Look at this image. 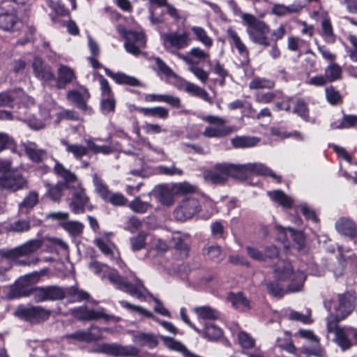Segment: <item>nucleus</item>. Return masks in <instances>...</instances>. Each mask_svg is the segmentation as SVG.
I'll list each match as a JSON object with an SVG mask.
<instances>
[{
  "label": "nucleus",
  "mask_w": 357,
  "mask_h": 357,
  "mask_svg": "<svg viewBox=\"0 0 357 357\" xmlns=\"http://www.w3.org/2000/svg\"><path fill=\"white\" fill-rule=\"evenodd\" d=\"M177 56L183 61L188 66V70L202 84H206L208 79L209 73L204 70L199 64L207 63L211 64V56L208 51L199 47H192L187 54H177Z\"/></svg>",
  "instance_id": "1"
},
{
  "label": "nucleus",
  "mask_w": 357,
  "mask_h": 357,
  "mask_svg": "<svg viewBox=\"0 0 357 357\" xmlns=\"http://www.w3.org/2000/svg\"><path fill=\"white\" fill-rule=\"evenodd\" d=\"M241 19L252 43L265 47L271 46V40L268 37L271 29L264 21L250 13H243Z\"/></svg>",
  "instance_id": "2"
},
{
  "label": "nucleus",
  "mask_w": 357,
  "mask_h": 357,
  "mask_svg": "<svg viewBox=\"0 0 357 357\" xmlns=\"http://www.w3.org/2000/svg\"><path fill=\"white\" fill-rule=\"evenodd\" d=\"M54 174L61 177L63 181H58L56 184L45 183L47 190V195L53 201H59L63 195V191L65 189L71 188V185L77 182V175L66 169L63 164L55 160L54 167Z\"/></svg>",
  "instance_id": "3"
},
{
  "label": "nucleus",
  "mask_w": 357,
  "mask_h": 357,
  "mask_svg": "<svg viewBox=\"0 0 357 357\" xmlns=\"http://www.w3.org/2000/svg\"><path fill=\"white\" fill-rule=\"evenodd\" d=\"M107 278L119 289L137 299L144 300L150 294L142 281L135 276L124 278L116 271H111L107 275Z\"/></svg>",
  "instance_id": "4"
},
{
  "label": "nucleus",
  "mask_w": 357,
  "mask_h": 357,
  "mask_svg": "<svg viewBox=\"0 0 357 357\" xmlns=\"http://www.w3.org/2000/svg\"><path fill=\"white\" fill-rule=\"evenodd\" d=\"M274 278L278 280H286L291 278L287 291L289 293L298 292L302 290L304 282L306 280V275L304 272L297 271H293L291 263L285 260H278L274 266Z\"/></svg>",
  "instance_id": "5"
},
{
  "label": "nucleus",
  "mask_w": 357,
  "mask_h": 357,
  "mask_svg": "<svg viewBox=\"0 0 357 357\" xmlns=\"http://www.w3.org/2000/svg\"><path fill=\"white\" fill-rule=\"evenodd\" d=\"M95 351L112 357H160L149 352L140 354V349L135 346L118 343H102L98 346Z\"/></svg>",
  "instance_id": "6"
},
{
  "label": "nucleus",
  "mask_w": 357,
  "mask_h": 357,
  "mask_svg": "<svg viewBox=\"0 0 357 357\" xmlns=\"http://www.w3.org/2000/svg\"><path fill=\"white\" fill-rule=\"evenodd\" d=\"M229 177L239 179L238 165L220 162L216 163L211 169L204 172V179L215 185H222Z\"/></svg>",
  "instance_id": "7"
},
{
  "label": "nucleus",
  "mask_w": 357,
  "mask_h": 357,
  "mask_svg": "<svg viewBox=\"0 0 357 357\" xmlns=\"http://www.w3.org/2000/svg\"><path fill=\"white\" fill-rule=\"evenodd\" d=\"M338 303L334 305V314L328 317L327 321L337 323L346 319L354 311L356 303V294L348 291L337 295Z\"/></svg>",
  "instance_id": "8"
},
{
  "label": "nucleus",
  "mask_w": 357,
  "mask_h": 357,
  "mask_svg": "<svg viewBox=\"0 0 357 357\" xmlns=\"http://www.w3.org/2000/svg\"><path fill=\"white\" fill-rule=\"evenodd\" d=\"M200 118L203 121L210 124L202 132V135L206 138L219 139L225 137L234 131V127L225 126L227 121L220 116L206 115L202 116Z\"/></svg>",
  "instance_id": "9"
},
{
  "label": "nucleus",
  "mask_w": 357,
  "mask_h": 357,
  "mask_svg": "<svg viewBox=\"0 0 357 357\" xmlns=\"http://www.w3.org/2000/svg\"><path fill=\"white\" fill-rule=\"evenodd\" d=\"M74 184H77V188L68 199L70 210L76 215L82 214L86 211H91L94 207L91 202L90 197L86 194V189L82 186L78 179L77 182Z\"/></svg>",
  "instance_id": "10"
},
{
  "label": "nucleus",
  "mask_w": 357,
  "mask_h": 357,
  "mask_svg": "<svg viewBox=\"0 0 357 357\" xmlns=\"http://www.w3.org/2000/svg\"><path fill=\"white\" fill-rule=\"evenodd\" d=\"M39 278L37 272L26 274L18 278L10 287L7 294L9 299H15L21 297L31 296L34 283Z\"/></svg>",
  "instance_id": "11"
},
{
  "label": "nucleus",
  "mask_w": 357,
  "mask_h": 357,
  "mask_svg": "<svg viewBox=\"0 0 357 357\" xmlns=\"http://www.w3.org/2000/svg\"><path fill=\"white\" fill-rule=\"evenodd\" d=\"M163 46L169 53L177 56L178 50L184 49L190 43L189 33L184 31L181 33L176 31L164 34Z\"/></svg>",
  "instance_id": "12"
},
{
  "label": "nucleus",
  "mask_w": 357,
  "mask_h": 357,
  "mask_svg": "<svg viewBox=\"0 0 357 357\" xmlns=\"http://www.w3.org/2000/svg\"><path fill=\"white\" fill-rule=\"evenodd\" d=\"M201 211L199 200L195 197H188L181 200L174 209V216L178 221L190 219Z\"/></svg>",
  "instance_id": "13"
},
{
  "label": "nucleus",
  "mask_w": 357,
  "mask_h": 357,
  "mask_svg": "<svg viewBox=\"0 0 357 357\" xmlns=\"http://www.w3.org/2000/svg\"><path fill=\"white\" fill-rule=\"evenodd\" d=\"M73 317L79 321H91L99 319H103L106 321L115 320L116 317L105 313L103 307H100L95 310L90 308L86 305L75 307L70 310Z\"/></svg>",
  "instance_id": "14"
},
{
  "label": "nucleus",
  "mask_w": 357,
  "mask_h": 357,
  "mask_svg": "<svg viewBox=\"0 0 357 357\" xmlns=\"http://www.w3.org/2000/svg\"><path fill=\"white\" fill-rule=\"evenodd\" d=\"M87 61L94 69L102 68L105 74L118 84L128 85L130 86H140L142 85L139 79L133 76L126 75L121 72L115 73L109 68L103 67L102 65L96 59V56H89L87 58Z\"/></svg>",
  "instance_id": "15"
},
{
  "label": "nucleus",
  "mask_w": 357,
  "mask_h": 357,
  "mask_svg": "<svg viewBox=\"0 0 357 357\" xmlns=\"http://www.w3.org/2000/svg\"><path fill=\"white\" fill-rule=\"evenodd\" d=\"M239 179L244 180L248 178L249 174L266 176L281 182L282 177L275 174L268 167L262 163H248L238 165Z\"/></svg>",
  "instance_id": "16"
},
{
  "label": "nucleus",
  "mask_w": 357,
  "mask_h": 357,
  "mask_svg": "<svg viewBox=\"0 0 357 357\" xmlns=\"http://www.w3.org/2000/svg\"><path fill=\"white\" fill-rule=\"evenodd\" d=\"M43 243V241L40 239H32L15 248L1 250L0 253L3 257L14 260L36 252L42 247Z\"/></svg>",
  "instance_id": "17"
},
{
  "label": "nucleus",
  "mask_w": 357,
  "mask_h": 357,
  "mask_svg": "<svg viewBox=\"0 0 357 357\" xmlns=\"http://www.w3.org/2000/svg\"><path fill=\"white\" fill-rule=\"evenodd\" d=\"M331 321H327V331L328 333L333 332L335 334L334 342L341 349L345 351L351 349L354 345L352 338V327H338L333 328Z\"/></svg>",
  "instance_id": "18"
},
{
  "label": "nucleus",
  "mask_w": 357,
  "mask_h": 357,
  "mask_svg": "<svg viewBox=\"0 0 357 357\" xmlns=\"http://www.w3.org/2000/svg\"><path fill=\"white\" fill-rule=\"evenodd\" d=\"M18 315L23 319L32 324L45 321L49 319L51 311L41 306L20 307Z\"/></svg>",
  "instance_id": "19"
},
{
  "label": "nucleus",
  "mask_w": 357,
  "mask_h": 357,
  "mask_svg": "<svg viewBox=\"0 0 357 357\" xmlns=\"http://www.w3.org/2000/svg\"><path fill=\"white\" fill-rule=\"evenodd\" d=\"M123 35L126 38L124 46L126 51L133 55H138L141 49L146 46L144 34L142 32L127 31Z\"/></svg>",
  "instance_id": "20"
},
{
  "label": "nucleus",
  "mask_w": 357,
  "mask_h": 357,
  "mask_svg": "<svg viewBox=\"0 0 357 357\" xmlns=\"http://www.w3.org/2000/svg\"><path fill=\"white\" fill-rule=\"evenodd\" d=\"M26 185V180L20 170H15L7 175L0 176V188L16 191Z\"/></svg>",
  "instance_id": "21"
},
{
  "label": "nucleus",
  "mask_w": 357,
  "mask_h": 357,
  "mask_svg": "<svg viewBox=\"0 0 357 357\" xmlns=\"http://www.w3.org/2000/svg\"><path fill=\"white\" fill-rule=\"evenodd\" d=\"M64 338L91 343L102 338V331L99 327L91 326L86 330H78L74 333L66 334Z\"/></svg>",
  "instance_id": "22"
},
{
  "label": "nucleus",
  "mask_w": 357,
  "mask_h": 357,
  "mask_svg": "<svg viewBox=\"0 0 357 357\" xmlns=\"http://www.w3.org/2000/svg\"><path fill=\"white\" fill-rule=\"evenodd\" d=\"M335 229L338 233L354 241L357 247V225L349 218H340L335 223Z\"/></svg>",
  "instance_id": "23"
},
{
  "label": "nucleus",
  "mask_w": 357,
  "mask_h": 357,
  "mask_svg": "<svg viewBox=\"0 0 357 357\" xmlns=\"http://www.w3.org/2000/svg\"><path fill=\"white\" fill-rule=\"evenodd\" d=\"M22 146L28 158L34 163H41L47 159L48 153L45 149H39L36 143L27 141Z\"/></svg>",
  "instance_id": "24"
},
{
  "label": "nucleus",
  "mask_w": 357,
  "mask_h": 357,
  "mask_svg": "<svg viewBox=\"0 0 357 357\" xmlns=\"http://www.w3.org/2000/svg\"><path fill=\"white\" fill-rule=\"evenodd\" d=\"M32 68L35 77L40 80L47 82L55 79L51 66L45 63L39 57L34 58Z\"/></svg>",
  "instance_id": "25"
},
{
  "label": "nucleus",
  "mask_w": 357,
  "mask_h": 357,
  "mask_svg": "<svg viewBox=\"0 0 357 357\" xmlns=\"http://www.w3.org/2000/svg\"><path fill=\"white\" fill-rule=\"evenodd\" d=\"M227 35L228 37L229 43L231 45L234 46L238 51V54L243 57L245 63L250 61V52L245 43L238 36V33L229 27L227 30Z\"/></svg>",
  "instance_id": "26"
},
{
  "label": "nucleus",
  "mask_w": 357,
  "mask_h": 357,
  "mask_svg": "<svg viewBox=\"0 0 357 357\" xmlns=\"http://www.w3.org/2000/svg\"><path fill=\"white\" fill-rule=\"evenodd\" d=\"M56 86L59 89H65L66 85L77 79L74 70L66 65H60L57 70Z\"/></svg>",
  "instance_id": "27"
},
{
  "label": "nucleus",
  "mask_w": 357,
  "mask_h": 357,
  "mask_svg": "<svg viewBox=\"0 0 357 357\" xmlns=\"http://www.w3.org/2000/svg\"><path fill=\"white\" fill-rule=\"evenodd\" d=\"M89 98L90 93L86 89L83 91L70 90L67 93V99L82 110H86V101Z\"/></svg>",
  "instance_id": "28"
},
{
  "label": "nucleus",
  "mask_w": 357,
  "mask_h": 357,
  "mask_svg": "<svg viewBox=\"0 0 357 357\" xmlns=\"http://www.w3.org/2000/svg\"><path fill=\"white\" fill-rule=\"evenodd\" d=\"M20 22L15 11L0 14V29L13 31L19 29Z\"/></svg>",
  "instance_id": "29"
},
{
  "label": "nucleus",
  "mask_w": 357,
  "mask_h": 357,
  "mask_svg": "<svg viewBox=\"0 0 357 357\" xmlns=\"http://www.w3.org/2000/svg\"><path fill=\"white\" fill-rule=\"evenodd\" d=\"M38 203V194L35 191L30 192L19 204V214L28 215Z\"/></svg>",
  "instance_id": "30"
},
{
  "label": "nucleus",
  "mask_w": 357,
  "mask_h": 357,
  "mask_svg": "<svg viewBox=\"0 0 357 357\" xmlns=\"http://www.w3.org/2000/svg\"><path fill=\"white\" fill-rule=\"evenodd\" d=\"M61 144L63 145L66 151L70 153L76 160H80L82 157L86 155L89 152V146H84L79 144H70L66 139H61Z\"/></svg>",
  "instance_id": "31"
},
{
  "label": "nucleus",
  "mask_w": 357,
  "mask_h": 357,
  "mask_svg": "<svg viewBox=\"0 0 357 357\" xmlns=\"http://www.w3.org/2000/svg\"><path fill=\"white\" fill-rule=\"evenodd\" d=\"M227 300L238 311L250 309V301L242 292H230L227 296Z\"/></svg>",
  "instance_id": "32"
},
{
  "label": "nucleus",
  "mask_w": 357,
  "mask_h": 357,
  "mask_svg": "<svg viewBox=\"0 0 357 357\" xmlns=\"http://www.w3.org/2000/svg\"><path fill=\"white\" fill-rule=\"evenodd\" d=\"M132 341L138 343L141 347H147L154 349L158 344L157 337L153 333H139L132 336Z\"/></svg>",
  "instance_id": "33"
},
{
  "label": "nucleus",
  "mask_w": 357,
  "mask_h": 357,
  "mask_svg": "<svg viewBox=\"0 0 357 357\" xmlns=\"http://www.w3.org/2000/svg\"><path fill=\"white\" fill-rule=\"evenodd\" d=\"M92 182L94 187V192L100 197L103 201L108 197L109 193L112 192L105 181L95 173L92 176Z\"/></svg>",
  "instance_id": "34"
},
{
  "label": "nucleus",
  "mask_w": 357,
  "mask_h": 357,
  "mask_svg": "<svg viewBox=\"0 0 357 357\" xmlns=\"http://www.w3.org/2000/svg\"><path fill=\"white\" fill-rule=\"evenodd\" d=\"M259 141L257 137L236 136L231 139V143L236 149H247L256 146Z\"/></svg>",
  "instance_id": "35"
},
{
  "label": "nucleus",
  "mask_w": 357,
  "mask_h": 357,
  "mask_svg": "<svg viewBox=\"0 0 357 357\" xmlns=\"http://www.w3.org/2000/svg\"><path fill=\"white\" fill-rule=\"evenodd\" d=\"M137 111L146 116L158 117L166 119L169 116V110L164 107H138Z\"/></svg>",
  "instance_id": "36"
},
{
  "label": "nucleus",
  "mask_w": 357,
  "mask_h": 357,
  "mask_svg": "<svg viewBox=\"0 0 357 357\" xmlns=\"http://www.w3.org/2000/svg\"><path fill=\"white\" fill-rule=\"evenodd\" d=\"M68 297L72 302H81L89 300L90 295L82 289L75 286L65 287V298Z\"/></svg>",
  "instance_id": "37"
},
{
  "label": "nucleus",
  "mask_w": 357,
  "mask_h": 357,
  "mask_svg": "<svg viewBox=\"0 0 357 357\" xmlns=\"http://www.w3.org/2000/svg\"><path fill=\"white\" fill-rule=\"evenodd\" d=\"M275 85V83L273 79L256 77L250 82L249 89L250 90L272 89Z\"/></svg>",
  "instance_id": "38"
},
{
  "label": "nucleus",
  "mask_w": 357,
  "mask_h": 357,
  "mask_svg": "<svg viewBox=\"0 0 357 357\" xmlns=\"http://www.w3.org/2000/svg\"><path fill=\"white\" fill-rule=\"evenodd\" d=\"M292 112L305 121L310 120V111L307 103L303 98H297L294 102Z\"/></svg>",
  "instance_id": "39"
},
{
  "label": "nucleus",
  "mask_w": 357,
  "mask_h": 357,
  "mask_svg": "<svg viewBox=\"0 0 357 357\" xmlns=\"http://www.w3.org/2000/svg\"><path fill=\"white\" fill-rule=\"evenodd\" d=\"M333 129H357V116L351 114H344L340 123H333L331 125Z\"/></svg>",
  "instance_id": "40"
},
{
  "label": "nucleus",
  "mask_w": 357,
  "mask_h": 357,
  "mask_svg": "<svg viewBox=\"0 0 357 357\" xmlns=\"http://www.w3.org/2000/svg\"><path fill=\"white\" fill-rule=\"evenodd\" d=\"M61 226L74 237L81 235L84 229V225L79 221L66 220L61 222Z\"/></svg>",
  "instance_id": "41"
},
{
  "label": "nucleus",
  "mask_w": 357,
  "mask_h": 357,
  "mask_svg": "<svg viewBox=\"0 0 357 357\" xmlns=\"http://www.w3.org/2000/svg\"><path fill=\"white\" fill-rule=\"evenodd\" d=\"M191 30L196 40L202 43L205 47L209 48L213 45V39L208 36L204 28L194 26L191 28Z\"/></svg>",
  "instance_id": "42"
},
{
  "label": "nucleus",
  "mask_w": 357,
  "mask_h": 357,
  "mask_svg": "<svg viewBox=\"0 0 357 357\" xmlns=\"http://www.w3.org/2000/svg\"><path fill=\"white\" fill-rule=\"evenodd\" d=\"M116 109L114 96H103L100 102V110L104 115L114 114Z\"/></svg>",
  "instance_id": "43"
},
{
  "label": "nucleus",
  "mask_w": 357,
  "mask_h": 357,
  "mask_svg": "<svg viewBox=\"0 0 357 357\" xmlns=\"http://www.w3.org/2000/svg\"><path fill=\"white\" fill-rule=\"evenodd\" d=\"M155 195L159 201L164 205L169 206L173 204V196L172 192L165 187L159 186L157 189L151 192Z\"/></svg>",
  "instance_id": "44"
},
{
  "label": "nucleus",
  "mask_w": 357,
  "mask_h": 357,
  "mask_svg": "<svg viewBox=\"0 0 357 357\" xmlns=\"http://www.w3.org/2000/svg\"><path fill=\"white\" fill-rule=\"evenodd\" d=\"M185 90L188 93L199 97L204 100L211 103V99L207 91L199 86L193 83L188 82L185 85Z\"/></svg>",
  "instance_id": "45"
},
{
  "label": "nucleus",
  "mask_w": 357,
  "mask_h": 357,
  "mask_svg": "<svg viewBox=\"0 0 357 357\" xmlns=\"http://www.w3.org/2000/svg\"><path fill=\"white\" fill-rule=\"evenodd\" d=\"M342 73L341 67L335 63L328 66L324 70V75L328 82H333L340 79L342 76Z\"/></svg>",
  "instance_id": "46"
},
{
  "label": "nucleus",
  "mask_w": 357,
  "mask_h": 357,
  "mask_svg": "<svg viewBox=\"0 0 357 357\" xmlns=\"http://www.w3.org/2000/svg\"><path fill=\"white\" fill-rule=\"evenodd\" d=\"M222 331L221 328L214 324H207L205 325L203 331V336L204 338L212 341L216 340L221 337Z\"/></svg>",
  "instance_id": "47"
},
{
  "label": "nucleus",
  "mask_w": 357,
  "mask_h": 357,
  "mask_svg": "<svg viewBox=\"0 0 357 357\" xmlns=\"http://www.w3.org/2000/svg\"><path fill=\"white\" fill-rule=\"evenodd\" d=\"M47 301H59L65 298V288L57 285L46 287Z\"/></svg>",
  "instance_id": "48"
},
{
  "label": "nucleus",
  "mask_w": 357,
  "mask_h": 357,
  "mask_svg": "<svg viewBox=\"0 0 357 357\" xmlns=\"http://www.w3.org/2000/svg\"><path fill=\"white\" fill-rule=\"evenodd\" d=\"M268 194L273 200L278 202L283 207L287 208L291 207L292 202L291 198L284 194L282 190H274L273 192H270Z\"/></svg>",
  "instance_id": "49"
},
{
  "label": "nucleus",
  "mask_w": 357,
  "mask_h": 357,
  "mask_svg": "<svg viewBox=\"0 0 357 357\" xmlns=\"http://www.w3.org/2000/svg\"><path fill=\"white\" fill-rule=\"evenodd\" d=\"M147 234L140 231L137 235L130 238V243L132 251L136 252L142 250L146 246Z\"/></svg>",
  "instance_id": "50"
},
{
  "label": "nucleus",
  "mask_w": 357,
  "mask_h": 357,
  "mask_svg": "<svg viewBox=\"0 0 357 357\" xmlns=\"http://www.w3.org/2000/svg\"><path fill=\"white\" fill-rule=\"evenodd\" d=\"M128 206L133 212L142 214L147 212L152 205L149 202L142 201L139 197H136L129 203Z\"/></svg>",
  "instance_id": "51"
},
{
  "label": "nucleus",
  "mask_w": 357,
  "mask_h": 357,
  "mask_svg": "<svg viewBox=\"0 0 357 357\" xmlns=\"http://www.w3.org/2000/svg\"><path fill=\"white\" fill-rule=\"evenodd\" d=\"M195 311L198 316L203 319H216L219 317V312L208 306L197 307Z\"/></svg>",
  "instance_id": "52"
},
{
  "label": "nucleus",
  "mask_w": 357,
  "mask_h": 357,
  "mask_svg": "<svg viewBox=\"0 0 357 357\" xmlns=\"http://www.w3.org/2000/svg\"><path fill=\"white\" fill-rule=\"evenodd\" d=\"M105 202L110 203L115 206H123L128 203V199L125 196L120 192L112 193V192L108 195L106 199L104 200Z\"/></svg>",
  "instance_id": "53"
},
{
  "label": "nucleus",
  "mask_w": 357,
  "mask_h": 357,
  "mask_svg": "<svg viewBox=\"0 0 357 357\" xmlns=\"http://www.w3.org/2000/svg\"><path fill=\"white\" fill-rule=\"evenodd\" d=\"M266 287L268 293L273 297L280 298L285 294L283 287L278 282L272 281L267 282Z\"/></svg>",
  "instance_id": "54"
},
{
  "label": "nucleus",
  "mask_w": 357,
  "mask_h": 357,
  "mask_svg": "<svg viewBox=\"0 0 357 357\" xmlns=\"http://www.w3.org/2000/svg\"><path fill=\"white\" fill-rule=\"evenodd\" d=\"M119 303L122 307H123L128 310H130L131 312H137L143 316L147 317H152V313L142 307L135 305L126 301H119Z\"/></svg>",
  "instance_id": "55"
},
{
  "label": "nucleus",
  "mask_w": 357,
  "mask_h": 357,
  "mask_svg": "<svg viewBox=\"0 0 357 357\" xmlns=\"http://www.w3.org/2000/svg\"><path fill=\"white\" fill-rule=\"evenodd\" d=\"M285 342H283L280 338H277L276 346L281 349L285 350L289 354H296L297 351L296 348L294 345L291 337L289 334L285 333Z\"/></svg>",
  "instance_id": "56"
},
{
  "label": "nucleus",
  "mask_w": 357,
  "mask_h": 357,
  "mask_svg": "<svg viewBox=\"0 0 357 357\" xmlns=\"http://www.w3.org/2000/svg\"><path fill=\"white\" fill-rule=\"evenodd\" d=\"M86 142L89 146V150L95 154L102 153L104 155H107L111 153L113 151L112 146L108 145H97L91 139L86 140Z\"/></svg>",
  "instance_id": "57"
},
{
  "label": "nucleus",
  "mask_w": 357,
  "mask_h": 357,
  "mask_svg": "<svg viewBox=\"0 0 357 357\" xmlns=\"http://www.w3.org/2000/svg\"><path fill=\"white\" fill-rule=\"evenodd\" d=\"M10 149L15 152V143L13 137L5 132H0V152Z\"/></svg>",
  "instance_id": "58"
},
{
  "label": "nucleus",
  "mask_w": 357,
  "mask_h": 357,
  "mask_svg": "<svg viewBox=\"0 0 357 357\" xmlns=\"http://www.w3.org/2000/svg\"><path fill=\"white\" fill-rule=\"evenodd\" d=\"M278 95H280V97H282V93L280 91L258 93L255 97V100L258 103L268 104L275 98H278Z\"/></svg>",
  "instance_id": "59"
},
{
  "label": "nucleus",
  "mask_w": 357,
  "mask_h": 357,
  "mask_svg": "<svg viewBox=\"0 0 357 357\" xmlns=\"http://www.w3.org/2000/svg\"><path fill=\"white\" fill-rule=\"evenodd\" d=\"M238 340L240 345L244 349H252L254 347L255 340L251 335L245 332L240 331L238 334Z\"/></svg>",
  "instance_id": "60"
},
{
  "label": "nucleus",
  "mask_w": 357,
  "mask_h": 357,
  "mask_svg": "<svg viewBox=\"0 0 357 357\" xmlns=\"http://www.w3.org/2000/svg\"><path fill=\"white\" fill-rule=\"evenodd\" d=\"M31 220H18L10 225V230L15 232H25L31 228Z\"/></svg>",
  "instance_id": "61"
},
{
  "label": "nucleus",
  "mask_w": 357,
  "mask_h": 357,
  "mask_svg": "<svg viewBox=\"0 0 357 357\" xmlns=\"http://www.w3.org/2000/svg\"><path fill=\"white\" fill-rule=\"evenodd\" d=\"M211 235L215 239L225 238V227L221 221H215L211 225Z\"/></svg>",
  "instance_id": "62"
},
{
  "label": "nucleus",
  "mask_w": 357,
  "mask_h": 357,
  "mask_svg": "<svg viewBox=\"0 0 357 357\" xmlns=\"http://www.w3.org/2000/svg\"><path fill=\"white\" fill-rule=\"evenodd\" d=\"M325 92L326 100L330 104L335 105L341 102L342 96L340 92L333 86L326 88Z\"/></svg>",
  "instance_id": "63"
},
{
  "label": "nucleus",
  "mask_w": 357,
  "mask_h": 357,
  "mask_svg": "<svg viewBox=\"0 0 357 357\" xmlns=\"http://www.w3.org/2000/svg\"><path fill=\"white\" fill-rule=\"evenodd\" d=\"M203 255L209 259H215L221 254V248L218 245L205 246L202 250Z\"/></svg>",
  "instance_id": "64"
}]
</instances>
